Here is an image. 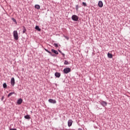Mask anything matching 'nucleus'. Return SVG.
<instances>
[{"mask_svg": "<svg viewBox=\"0 0 130 130\" xmlns=\"http://www.w3.org/2000/svg\"><path fill=\"white\" fill-rule=\"evenodd\" d=\"M13 37L15 40H18L19 36L18 35V31L17 30H14L13 31Z\"/></svg>", "mask_w": 130, "mask_h": 130, "instance_id": "obj_1", "label": "nucleus"}, {"mask_svg": "<svg viewBox=\"0 0 130 130\" xmlns=\"http://www.w3.org/2000/svg\"><path fill=\"white\" fill-rule=\"evenodd\" d=\"M72 20H73V21H75V22H77V21L79 20V16L76 15H73L72 16Z\"/></svg>", "mask_w": 130, "mask_h": 130, "instance_id": "obj_2", "label": "nucleus"}, {"mask_svg": "<svg viewBox=\"0 0 130 130\" xmlns=\"http://www.w3.org/2000/svg\"><path fill=\"white\" fill-rule=\"evenodd\" d=\"M71 68H66L63 69V74H69V73H71Z\"/></svg>", "mask_w": 130, "mask_h": 130, "instance_id": "obj_3", "label": "nucleus"}, {"mask_svg": "<svg viewBox=\"0 0 130 130\" xmlns=\"http://www.w3.org/2000/svg\"><path fill=\"white\" fill-rule=\"evenodd\" d=\"M100 104L103 106V107H105L106 106H107V102L102 101L100 103Z\"/></svg>", "mask_w": 130, "mask_h": 130, "instance_id": "obj_4", "label": "nucleus"}, {"mask_svg": "<svg viewBox=\"0 0 130 130\" xmlns=\"http://www.w3.org/2000/svg\"><path fill=\"white\" fill-rule=\"evenodd\" d=\"M48 102H49V103H52V104H55V103H56V101L55 100L50 99L48 100Z\"/></svg>", "mask_w": 130, "mask_h": 130, "instance_id": "obj_5", "label": "nucleus"}, {"mask_svg": "<svg viewBox=\"0 0 130 130\" xmlns=\"http://www.w3.org/2000/svg\"><path fill=\"white\" fill-rule=\"evenodd\" d=\"M11 84L12 85V86H13V87H14V86H15V78H14V77H12L11 78Z\"/></svg>", "mask_w": 130, "mask_h": 130, "instance_id": "obj_6", "label": "nucleus"}, {"mask_svg": "<svg viewBox=\"0 0 130 130\" xmlns=\"http://www.w3.org/2000/svg\"><path fill=\"white\" fill-rule=\"evenodd\" d=\"M72 124H73V120L69 119L68 122V126H69V127L72 126Z\"/></svg>", "mask_w": 130, "mask_h": 130, "instance_id": "obj_7", "label": "nucleus"}, {"mask_svg": "<svg viewBox=\"0 0 130 130\" xmlns=\"http://www.w3.org/2000/svg\"><path fill=\"white\" fill-rule=\"evenodd\" d=\"M22 102H23V100L22 99H19L17 101V103L18 105L22 104Z\"/></svg>", "mask_w": 130, "mask_h": 130, "instance_id": "obj_8", "label": "nucleus"}, {"mask_svg": "<svg viewBox=\"0 0 130 130\" xmlns=\"http://www.w3.org/2000/svg\"><path fill=\"white\" fill-rule=\"evenodd\" d=\"M98 6L99 8H102V7H103V2H102V1H99L98 3Z\"/></svg>", "mask_w": 130, "mask_h": 130, "instance_id": "obj_9", "label": "nucleus"}, {"mask_svg": "<svg viewBox=\"0 0 130 130\" xmlns=\"http://www.w3.org/2000/svg\"><path fill=\"white\" fill-rule=\"evenodd\" d=\"M44 50H45V51H46V52H48V53H49V54H50V55H51V56H54V55L52 54L51 53V52H50V51H48V50L45 48Z\"/></svg>", "mask_w": 130, "mask_h": 130, "instance_id": "obj_10", "label": "nucleus"}, {"mask_svg": "<svg viewBox=\"0 0 130 130\" xmlns=\"http://www.w3.org/2000/svg\"><path fill=\"white\" fill-rule=\"evenodd\" d=\"M55 76L56 77V78H59V77H60V73H58V72H56L55 73Z\"/></svg>", "mask_w": 130, "mask_h": 130, "instance_id": "obj_11", "label": "nucleus"}, {"mask_svg": "<svg viewBox=\"0 0 130 130\" xmlns=\"http://www.w3.org/2000/svg\"><path fill=\"white\" fill-rule=\"evenodd\" d=\"M51 51L53 53H55V54H58V52L57 50H54L53 49H51Z\"/></svg>", "mask_w": 130, "mask_h": 130, "instance_id": "obj_12", "label": "nucleus"}, {"mask_svg": "<svg viewBox=\"0 0 130 130\" xmlns=\"http://www.w3.org/2000/svg\"><path fill=\"white\" fill-rule=\"evenodd\" d=\"M24 118H25V119H30V118H31V117H30V115H26L24 116Z\"/></svg>", "mask_w": 130, "mask_h": 130, "instance_id": "obj_13", "label": "nucleus"}, {"mask_svg": "<svg viewBox=\"0 0 130 130\" xmlns=\"http://www.w3.org/2000/svg\"><path fill=\"white\" fill-rule=\"evenodd\" d=\"M35 29L37 30L38 31H41V29H40V28H39V26L38 25L36 26Z\"/></svg>", "mask_w": 130, "mask_h": 130, "instance_id": "obj_14", "label": "nucleus"}, {"mask_svg": "<svg viewBox=\"0 0 130 130\" xmlns=\"http://www.w3.org/2000/svg\"><path fill=\"white\" fill-rule=\"evenodd\" d=\"M35 8L37 9V10H39V9H40V6L39 5H36Z\"/></svg>", "mask_w": 130, "mask_h": 130, "instance_id": "obj_15", "label": "nucleus"}, {"mask_svg": "<svg viewBox=\"0 0 130 130\" xmlns=\"http://www.w3.org/2000/svg\"><path fill=\"white\" fill-rule=\"evenodd\" d=\"M108 57H109V58H112V54L108 53Z\"/></svg>", "mask_w": 130, "mask_h": 130, "instance_id": "obj_16", "label": "nucleus"}, {"mask_svg": "<svg viewBox=\"0 0 130 130\" xmlns=\"http://www.w3.org/2000/svg\"><path fill=\"white\" fill-rule=\"evenodd\" d=\"M58 51L59 53H61V54L62 55L63 57H64V56H66V54L64 53H62V52H61V51H60V50H58Z\"/></svg>", "mask_w": 130, "mask_h": 130, "instance_id": "obj_17", "label": "nucleus"}, {"mask_svg": "<svg viewBox=\"0 0 130 130\" xmlns=\"http://www.w3.org/2000/svg\"><path fill=\"white\" fill-rule=\"evenodd\" d=\"M26 28L25 27V26H23L22 33L24 34V33H25L26 32Z\"/></svg>", "mask_w": 130, "mask_h": 130, "instance_id": "obj_18", "label": "nucleus"}, {"mask_svg": "<svg viewBox=\"0 0 130 130\" xmlns=\"http://www.w3.org/2000/svg\"><path fill=\"white\" fill-rule=\"evenodd\" d=\"M64 64H65L66 66L68 65V64H70V63H69V61H67L66 60H64Z\"/></svg>", "mask_w": 130, "mask_h": 130, "instance_id": "obj_19", "label": "nucleus"}, {"mask_svg": "<svg viewBox=\"0 0 130 130\" xmlns=\"http://www.w3.org/2000/svg\"><path fill=\"white\" fill-rule=\"evenodd\" d=\"M7 83H4L3 84V88H4L5 89H7Z\"/></svg>", "mask_w": 130, "mask_h": 130, "instance_id": "obj_20", "label": "nucleus"}, {"mask_svg": "<svg viewBox=\"0 0 130 130\" xmlns=\"http://www.w3.org/2000/svg\"><path fill=\"white\" fill-rule=\"evenodd\" d=\"M15 94V92H10L8 95V97H10V96H12V95Z\"/></svg>", "mask_w": 130, "mask_h": 130, "instance_id": "obj_21", "label": "nucleus"}, {"mask_svg": "<svg viewBox=\"0 0 130 130\" xmlns=\"http://www.w3.org/2000/svg\"><path fill=\"white\" fill-rule=\"evenodd\" d=\"M63 37H64V38H66V39H67V40H69V39H70V38L67 36H63Z\"/></svg>", "mask_w": 130, "mask_h": 130, "instance_id": "obj_22", "label": "nucleus"}, {"mask_svg": "<svg viewBox=\"0 0 130 130\" xmlns=\"http://www.w3.org/2000/svg\"><path fill=\"white\" fill-rule=\"evenodd\" d=\"M54 46H55V47H56V48H57V47H58V44H56V43H54Z\"/></svg>", "mask_w": 130, "mask_h": 130, "instance_id": "obj_23", "label": "nucleus"}, {"mask_svg": "<svg viewBox=\"0 0 130 130\" xmlns=\"http://www.w3.org/2000/svg\"><path fill=\"white\" fill-rule=\"evenodd\" d=\"M82 5L84 6V7H87V4L85 2H83Z\"/></svg>", "mask_w": 130, "mask_h": 130, "instance_id": "obj_24", "label": "nucleus"}, {"mask_svg": "<svg viewBox=\"0 0 130 130\" xmlns=\"http://www.w3.org/2000/svg\"><path fill=\"white\" fill-rule=\"evenodd\" d=\"M76 11H79V5H78L76 6Z\"/></svg>", "mask_w": 130, "mask_h": 130, "instance_id": "obj_25", "label": "nucleus"}, {"mask_svg": "<svg viewBox=\"0 0 130 130\" xmlns=\"http://www.w3.org/2000/svg\"><path fill=\"white\" fill-rule=\"evenodd\" d=\"M12 21H13V22H14V23H17V20H16V19L14 18H12Z\"/></svg>", "mask_w": 130, "mask_h": 130, "instance_id": "obj_26", "label": "nucleus"}, {"mask_svg": "<svg viewBox=\"0 0 130 130\" xmlns=\"http://www.w3.org/2000/svg\"><path fill=\"white\" fill-rule=\"evenodd\" d=\"M4 99H5V96L3 95V96H2V98H1V101H3Z\"/></svg>", "mask_w": 130, "mask_h": 130, "instance_id": "obj_27", "label": "nucleus"}, {"mask_svg": "<svg viewBox=\"0 0 130 130\" xmlns=\"http://www.w3.org/2000/svg\"><path fill=\"white\" fill-rule=\"evenodd\" d=\"M10 130H17L16 128H10Z\"/></svg>", "mask_w": 130, "mask_h": 130, "instance_id": "obj_28", "label": "nucleus"}, {"mask_svg": "<svg viewBox=\"0 0 130 130\" xmlns=\"http://www.w3.org/2000/svg\"><path fill=\"white\" fill-rule=\"evenodd\" d=\"M78 130H83V129L81 128H79L78 129Z\"/></svg>", "mask_w": 130, "mask_h": 130, "instance_id": "obj_29", "label": "nucleus"}]
</instances>
